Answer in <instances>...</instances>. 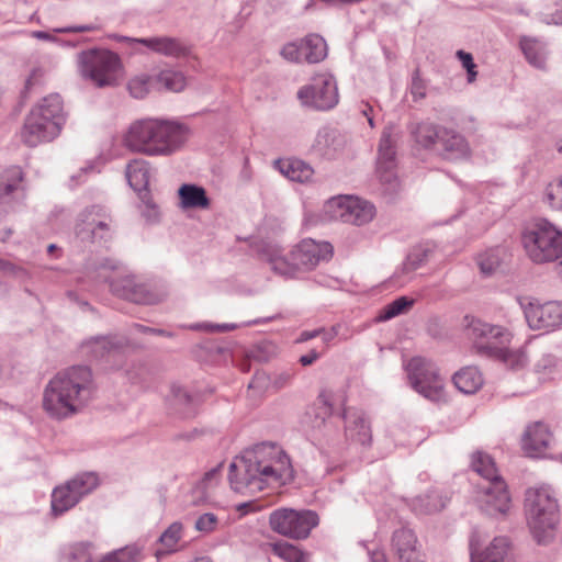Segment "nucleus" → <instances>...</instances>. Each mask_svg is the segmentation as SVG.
Masks as SVG:
<instances>
[{
	"mask_svg": "<svg viewBox=\"0 0 562 562\" xmlns=\"http://www.w3.org/2000/svg\"><path fill=\"white\" fill-rule=\"evenodd\" d=\"M259 256L268 262L271 269L285 278H296L301 273L295 260L289 256L282 255L281 249L276 245L266 244L259 250Z\"/></svg>",
	"mask_w": 562,
	"mask_h": 562,
	"instance_id": "obj_24",
	"label": "nucleus"
},
{
	"mask_svg": "<svg viewBox=\"0 0 562 562\" xmlns=\"http://www.w3.org/2000/svg\"><path fill=\"white\" fill-rule=\"evenodd\" d=\"M23 180L20 167L13 166L0 175V217L5 215L11 207V194L19 188Z\"/></svg>",
	"mask_w": 562,
	"mask_h": 562,
	"instance_id": "obj_26",
	"label": "nucleus"
},
{
	"mask_svg": "<svg viewBox=\"0 0 562 562\" xmlns=\"http://www.w3.org/2000/svg\"><path fill=\"white\" fill-rule=\"evenodd\" d=\"M322 330L321 336L324 344H329L338 335V326H333L329 330L319 328Z\"/></svg>",
	"mask_w": 562,
	"mask_h": 562,
	"instance_id": "obj_61",
	"label": "nucleus"
},
{
	"mask_svg": "<svg viewBox=\"0 0 562 562\" xmlns=\"http://www.w3.org/2000/svg\"><path fill=\"white\" fill-rule=\"evenodd\" d=\"M171 392V407L173 413L181 419L193 418L198 413L196 397L192 396L182 386L173 385Z\"/></svg>",
	"mask_w": 562,
	"mask_h": 562,
	"instance_id": "obj_27",
	"label": "nucleus"
},
{
	"mask_svg": "<svg viewBox=\"0 0 562 562\" xmlns=\"http://www.w3.org/2000/svg\"><path fill=\"white\" fill-rule=\"evenodd\" d=\"M457 58L460 60L462 67L467 70V80L469 83H472L476 80L477 70L476 64L474 63L473 56L471 53H468L463 49H459L456 53Z\"/></svg>",
	"mask_w": 562,
	"mask_h": 562,
	"instance_id": "obj_51",
	"label": "nucleus"
},
{
	"mask_svg": "<svg viewBox=\"0 0 562 562\" xmlns=\"http://www.w3.org/2000/svg\"><path fill=\"white\" fill-rule=\"evenodd\" d=\"M319 524V517L314 510L278 508L269 516L270 528L286 538L304 540Z\"/></svg>",
	"mask_w": 562,
	"mask_h": 562,
	"instance_id": "obj_11",
	"label": "nucleus"
},
{
	"mask_svg": "<svg viewBox=\"0 0 562 562\" xmlns=\"http://www.w3.org/2000/svg\"><path fill=\"white\" fill-rule=\"evenodd\" d=\"M217 517L212 513L201 515L195 521V528L202 532H211L217 526Z\"/></svg>",
	"mask_w": 562,
	"mask_h": 562,
	"instance_id": "obj_55",
	"label": "nucleus"
},
{
	"mask_svg": "<svg viewBox=\"0 0 562 562\" xmlns=\"http://www.w3.org/2000/svg\"><path fill=\"white\" fill-rule=\"evenodd\" d=\"M80 501L99 486V477L94 472L79 473L67 481Z\"/></svg>",
	"mask_w": 562,
	"mask_h": 562,
	"instance_id": "obj_42",
	"label": "nucleus"
},
{
	"mask_svg": "<svg viewBox=\"0 0 562 562\" xmlns=\"http://www.w3.org/2000/svg\"><path fill=\"white\" fill-rule=\"evenodd\" d=\"M519 46L525 58L531 66L538 69L546 68L547 52L544 43L535 37L521 36Z\"/></svg>",
	"mask_w": 562,
	"mask_h": 562,
	"instance_id": "obj_32",
	"label": "nucleus"
},
{
	"mask_svg": "<svg viewBox=\"0 0 562 562\" xmlns=\"http://www.w3.org/2000/svg\"><path fill=\"white\" fill-rule=\"evenodd\" d=\"M525 317L531 329L550 333L562 328V302L529 303Z\"/></svg>",
	"mask_w": 562,
	"mask_h": 562,
	"instance_id": "obj_17",
	"label": "nucleus"
},
{
	"mask_svg": "<svg viewBox=\"0 0 562 562\" xmlns=\"http://www.w3.org/2000/svg\"><path fill=\"white\" fill-rule=\"evenodd\" d=\"M467 333L480 356L497 359L512 368L525 364L524 355L508 347L512 340L508 329L472 317L467 325Z\"/></svg>",
	"mask_w": 562,
	"mask_h": 562,
	"instance_id": "obj_7",
	"label": "nucleus"
},
{
	"mask_svg": "<svg viewBox=\"0 0 562 562\" xmlns=\"http://www.w3.org/2000/svg\"><path fill=\"white\" fill-rule=\"evenodd\" d=\"M149 162L142 158H136L130 161L126 166V178L130 186L137 192L145 191L148 194L149 186Z\"/></svg>",
	"mask_w": 562,
	"mask_h": 562,
	"instance_id": "obj_28",
	"label": "nucleus"
},
{
	"mask_svg": "<svg viewBox=\"0 0 562 562\" xmlns=\"http://www.w3.org/2000/svg\"><path fill=\"white\" fill-rule=\"evenodd\" d=\"M114 551L119 562H140L144 559L142 548L137 544H128Z\"/></svg>",
	"mask_w": 562,
	"mask_h": 562,
	"instance_id": "obj_52",
	"label": "nucleus"
},
{
	"mask_svg": "<svg viewBox=\"0 0 562 562\" xmlns=\"http://www.w3.org/2000/svg\"><path fill=\"white\" fill-rule=\"evenodd\" d=\"M228 480L235 492L255 495L268 487L277 488L292 482L294 469L280 446L261 442L233 460Z\"/></svg>",
	"mask_w": 562,
	"mask_h": 562,
	"instance_id": "obj_1",
	"label": "nucleus"
},
{
	"mask_svg": "<svg viewBox=\"0 0 562 562\" xmlns=\"http://www.w3.org/2000/svg\"><path fill=\"white\" fill-rule=\"evenodd\" d=\"M155 83L167 91L180 92L187 86V78L180 70L164 69L155 78Z\"/></svg>",
	"mask_w": 562,
	"mask_h": 562,
	"instance_id": "obj_41",
	"label": "nucleus"
},
{
	"mask_svg": "<svg viewBox=\"0 0 562 562\" xmlns=\"http://www.w3.org/2000/svg\"><path fill=\"white\" fill-rule=\"evenodd\" d=\"M296 97L304 108L315 111H330L339 102L336 78L329 72L316 74L310 83L302 86Z\"/></svg>",
	"mask_w": 562,
	"mask_h": 562,
	"instance_id": "obj_12",
	"label": "nucleus"
},
{
	"mask_svg": "<svg viewBox=\"0 0 562 562\" xmlns=\"http://www.w3.org/2000/svg\"><path fill=\"white\" fill-rule=\"evenodd\" d=\"M334 254L331 244L317 243L312 238L303 239L291 250V258L302 272L313 270L319 262L328 261Z\"/></svg>",
	"mask_w": 562,
	"mask_h": 562,
	"instance_id": "obj_19",
	"label": "nucleus"
},
{
	"mask_svg": "<svg viewBox=\"0 0 562 562\" xmlns=\"http://www.w3.org/2000/svg\"><path fill=\"white\" fill-rule=\"evenodd\" d=\"M99 30H101V24L99 22H93V23H89V24L56 29L55 32H57V33H83V32H94V31H99Z\"/></svg>",
	"mask_w": 562,
	"mask_h": 562,
	"instance_id": "obj_56",
	"label": "nucleus"
},
{
	"mask_svg": "<svg viewBox=\"0 0 562 562\" xmlns=\"http://www.w3.org/2000/svg\"><path fill=\"white\" fill-rule=\"evenodd\" d=\"M408 131L418 148L436 153L446 160H467L472 156L470 143L454 128L425 120L411 123Z\"/></svg>",
	"mask_w": 562,
	"mask_h": 562,
	"instance_id": "obj_4",
	"label": "nucleus"
},
{
	"mask_svg": "<svg viewBox=\"0 0 562 562\" xmlns=\"http://www.w3.org/2000/svg\"><path fill=\"white\" fill-rule=\"evenodd\" d=\"M392 548L400 562H424L417 537L412 529L400 528L393 532Z\"/></svg>",
	"mask_w": 562,
	"mask_h": 562,
	"instance_id": "obj_23",
	"label": "nucleus"
},
{
	"mask_svg": "<svg viewBox=\"0 0 562 562\" xmlns=\"http://www.w3.org/2000/svg\"><path fill=\"white\" fill-rule=\"evenodd\" d=\"M446 502L447 498L439 491L430 490L412 501V509L418 515H430L443 509Z\"/></svg>",
	"mask_w": 562,
	"mask_h": 562,
	"instance_id": "obj_33",
	"label": "nucleus"
},
{
	"mask_svg": "<svg viewBox=\"0 0 562 562\" xmlns=\"http://www.w3.org/2000/svg\"><path fill=\"white\" fill-rule=\"evenodd\" d=\"M521 241L535 263L558 262L562 258V231L544 218L531 224L522 233Z\"/></svg>",
	"mask_w": 562,
	"mask_h": 562,
	"instance_id": "obj_8",
	"label": "nucleus"
},
{
	"mask_svg": "<svg viewBox=\"0 0 562 562\" xmlns=\"http://www.w3.org/2000/svg\"><path fill=\"white\" fill-rule=\"evenodd\" d=\"M428 251L423 248H414L406 257L403 263V270L405 272H413L427 260Z\"/></svg>",
	"mask_w": 562,
	"mask_h": 562,
	"instance_id": "obj_49",
	"label": "nucleus"
},
{
	"mask_svg": "<svg viewBox=\"0 0 562 562\" xmlns=\"http://www.w3.org/2000/svg\"><path fill=\"white\" fill-rule=\"evenodd\" d=\"M130 41L139 43L146 46L154 53L180 58L188 56L190 54V48L179 38L170 37V36H154L146 38H128Z\"/></svg>",
	"mask_w": 562,
	"mask_h": 562,
	"instance_id": "obj_25",
	"label": "nucleus"
},
{
	"mask_svg": "<svg viewBox=\"0 0 562 562\" xmlns=\"http://www.w3.org/2000/svg\"><path fill=\"white\" fill-rule=\"evenodd\" d=\"M480 547L481 537L473 531L469 539L471 562H518L519 555L508 537H495L482 552Z\"/></svg>",
	"mask_w": 562,
	"mask_h": 562,
	"instance_id": "obj_16",
	"label": "nucleus"
},
{
	"mask_svg": "<svg viewBox=\"0 0 562 562\" xmlns=\"http://www.w3.org/2000/svg\"><path fill=\"white\" fill-rule=\"evenodd\" d=\"M221 469H222V463L218 464L217 467L211 469L210 471H207L204 474V476L201 481V485L203 488H207L218 482V479L221 475Z\"/></svg>",
	"mask_w": 562,
	"mask_h": 562,
	"instance_id": "obj_57",
	"label": "nucleus"
},
{
	"mask_svg": "<svg viewBox=\"0 0 562 562\" xmlns=\"http://www.w3.org/2000/svg\"><path fill=\"white\" fill-rule=\"evenodd\" d=\"M552 441V432L548 425L536 422L529 425L522 436L521 447L529 457H541Z\"/></svg>",
	"mask_w": 562,
	"mask_h": 562,
	"instance_id": "obj_22",
	"label": "nucleus"
},
{
	"mask_svg": "<svg viewBox=\"0 0 562 562\" xmlns=\"http://www.w3.org/2000/svg\"><path fill=\"white\" fill-rule=\"evenodd\" d=\"M476 502L480 510L493 518L507 516L512 508V497L504 480L488 481L479 485Z\"/></svg>",
	"mask_w": 562,
	"mask_h": 562,
	"instance_id": "obj_14",
	"label": "nucleus"
},
{
	"mask_svg": "<svg viewBox=\"0 0 562 562\" xmlns=\"http://www.w3.org/2000/svg\"><path fill=\"white\" fill-rule=\"evenodd\" d=\"M126 346L127 341L124 337L95 336L83 341L80 351L90 361L111 362L122 357Z\"/></svg>",
	"mask_w": 562,
	"mask_h": 562,
	"instance_id": "obj_18",
	"label": "nucleus"
},
{
	"mask_svg": "<svg viewBox=\"0 0 562 562\" xmlns=\"http://www.w3.org/2000/svg\"><path fill=\"white\" fill-rule=\"evenodd\" d=\"M183 209H207L210 199L204 188L196 184H182L178 191Z\"/></svg>",
	"mask_w": 562,
	"mask_h": 562,
	"instance_id": "obj_36",
	"label": "nucleus"
},
{
	"mask_svg": "<svg viewBox=\"0 0 562 562\" xmlns=\"http://www.w3.org/2000/svg\"><path fill=\"white\" fill-rule=\"evenodd\" d=\"M133 328L142 334H153V335H158V336L172 337V333H170V331H167L165 329L148 327V326H145L142 324H134Z\"/></svg>",
	"mask_w": 562,
	"mask_h": 562,
	"instance_id": "obj_59",
	"label": "nucleus"
},
{
	"mask_svg": "<svg viewBox=\"0 0 562 562\" xmlns=\"http://www.w3.org/2000/svg\"><path fill=\"white\" fill-rule=\"evenodd\" d=\"M283 59L294 64L303 63L301 41H293L284 44L280 49Z\"/></svg>",
	"mask_w": 562,
	"mask_h": 562,
	"instance_id": "obj_50",
	"label": "nucleus"
},
{
	"mask_svg": "<svg viewBox=\"0 0 562 562\" xmlns=\"http://www.w3.org/2000/svg\"><path fill=\"white\" fill-rule=\"evenodd\" d=\"M97 385L88 366H72L57 372L45 385L43 411L55 420L82 412L94 398Z\"/></svg>",
	"mask_w": 562,
	"mask_h": 562,
	"instance_id": "obj_2",
	"label": "nucleus"
},
{
	"mask_svg": "<svg viewBox=\"0 0 562 562\" xmlns=\"http://www.w3.org/2000/svg\"><path fill=\"white\" fill-rule=\"evenodd\" d=\"M268 546L271 552L284 562H308V553L288 541L279 540Z\"/></svg>",
	"mask_w": 562,
	"mask_h": 562,
	"instance_id": "obj_40",
	"label": "nucleus"
},
{
	"mask_svg": "<svg viewBox=\"0 0 562 562\" xmlns=\"http://www.w3.org/2000/svg\"><path fill=\"white\" fill-rule=\"evenodd\" d=\"M331 414V394L328 391H322L316 401L306 408L301 425L305 431L319 439L321 431L327 426L326 420Z\"/></svg>",
	"mask_w": 562,
	"mask_h": 562,
	"instance_id": "obj_20",
	"label": "nucleus"
},
{
	"mask_svg": "<svg viewBox=\"0 0 562 562\" xmlns=\"http://www.w3.org/2000/svg\"><path fill=\"white\" fill-rule=\"evenodd\" d=\"M183 536V526L179 521L172 522L158 538V543L161 548L154 551L157 560H160L167 554L178 551L179 541Z\"/></svg>",
	"mask_w": 562,
	"mask_h": 562,
	"instance_id": "obj_35",
	"label": "nucleus"
},
{
	"mask_svg": "<svg viewBox=\"0 0 562 562\" xmlns=\"http://www.w3.org/2000/svg\"><path fill=\"white\" fill-rule=\"evenodd\" d=\"M110 290L115 296L136 304H155L157 302V295L150 292L145 284L138 283L132 276L112 279Z\"/></svg>",
	"mask_w": 562,
	"mask_h": 562,
	"instance_id": "obj_21",
	"label": "nucleus"
},
{
	"mask_svg": "<svg viewBox=\"0 0 562 562\" xmlns=\"http://www.w3.org/2000/svg\"><path fill=\"white\" fill-rule=\"evenodd\" d=\"M544 196L551 207L562 210V177L548 184Z\"/></svg>",
	"mask_w": 562,
	"mask_h": 562,
	"instance_id": "obj_48",
	"label": "nucleus"
},
{
	"mask_svg": "<svg viewBox=\"0 0 562 562\" xmlns=\"http://www.w3.org/2000/svg\"><path fill=\"white\" fill-rule=\"evenodd\" d=\"M103 221L99 222V227L94 231H81V241L85 243H99L108 241L113 235V218L111 214L102 217Z\"/></svg>",
	"mask_w": 562,
	"mask_h": 562,
	"instance_id": "obj_45",
	"label": "nucleus"
},
{
	"mask_svg": "<svg viewBox=\"0 0 562 562\" xmlns=\"http://www.w3.org/2000/svg\"><path fill=\"white\" fill-rule=\"evenodd\" d=\"M524 508L533 539L538 544L550 543L560 521V507L552 490L549 486L529 487Z\"/></svg>",
	"mask_w": 562,
	"mask_h": 562,
	"instance_id": "obj_6",
	"label": "nucleus"
},
{
	"mask_svg": "<svg viewBox=\"0 0 562 562\" xmlns=\"http://www.w3.org/2000/svg\"><path fill=\"white\" fill-rule=\"evenodd\" d=\"M300 41L303 53V61L308 64H317L326 58L327 44L321 35L312 33L301 38Z\"/></svg>",
	"mask_w": 562,
	"mask_h": 562,
	"instance_id": "obj_34",
	"label": "nucleus"
},
{
	"mask_svg": "<svg viewBox=\"0 0 562 562\" xmlns=\"http://www.w3.org/2000/svg\"><path fill=\"white\" fill-rule=\"evenodd\" d=\"M110 213L106 207L94 204L87 206L78 217V222L76 224V235L81 239V231H94V228L99 227V222L103 221V216H108Z\"/></svg>",
	"mask_w": 562,
	"mask_h": 562,
	"instance_id": "obj_37",
	"label": "nucleus"
},
{
	"mask_svg": "<svg viewBox=\"0 0 562 562\" xmlns=\"http://www.w3.org/2000/svg\"><path fill=\"white\" fill-rule=\"evenodd\" d=\"M93 549L91 542H78L69 547L66 557L69 562H92Z\"/></svg>",
	"mask_w": 562,
	"mask_h": 562,
	"instance_id": "obj_46",
	"label": "nucleus"
},
{
	"mask_svg": "<svg viewBox=\"0 0 562 562\" xmlns=\"http://www.w3.org/2000/svg\"><path fill=\"white\" fill-rule=\"evenodd\" d=\"M154 82L155 80L148 76H136L128 81L127 89L133 98L143 99Z\"/></svg>",
	"mask_w": 562,
	"mask_h": 562,
	"instance_id": "obj_47",
	"label": "nucleus"
},
{
	"mask_svg": "<svg viewBox=\"0 0 562 562\" xmlns=\"http://www.w3.org/2000/svg\"><path fill=\"white\" fill-rule=\"evenodd\" d=\"M452 382L460 392L474 394L483 385V378L476 367L469 366L456 372Z\"/></svg>",
	"mask_w": 562,
	"mask_h": 562,
	"instance_id": "obj_31",
	"label": "nucleus"
},
{
	"mask_svg": "<svg viewBox=\"0 0 562 562\" xmlns=\"http://www.w3.org/2000/svg\"><path fill=\"white\" fill-rule=\"evenodd\" d=\"M346 436L350 440L363 446L370 445L372 439L370 425L361 415H356L352 419H347Z\"/></svg>",
	"mask_w": 562,
	"mask_h": 562,
	"instance_id": "obj_39",
	"label": "nucleus"
},
{
	"mask_svg": "<svg viewBox=\"0 0 562 562\" xmlns=\"http://www.w3.org/2000/svg\"><path fill=\"white\" fill-rule=\"evenodd\" d=\"M189 134V127L178 121L144 117L130 124L122 142L132 153L148 157H168L182 148Z\"/></svg>",
	"mask_w": 562,
	"mask_h": 562,
	"instance_id": "obj_3",
	"label": "nucleus"
},
{
	"mask_svg": "<svg viewBox=\"0 0 562 562\" xmlns=\"http://www.w3.org/2000/svg\"><path fill=\"white\" fill-rule=\"evenodd\" d=\"M330 216L357 226L369 223L375 214V207L369 201L352 195L331 198L326 203Z\"/></svg>",
	"mask_w": 562,
	"mask_h": 562,
	"instance_id": "obj_13",
	"label": "nucleus"
},
{
	"mask_svg": "<svg viewBox=\"0 0 562 562\" xmlns=\"http://www.w3.org/2000/svg\"><path fill=\"white\" fill-rule=\"evenodd\" d=\"M414 303V299H411L408 296H400L392 301L391 303L383 306L379 312L376 319L379 322H386L396 316L405 314L412 308Z\"/></svg>",
	"mask_w": 562,
	"mask_h": 562,
	"instance_id": "obj_44",
	"label": "nucleus"
},
{
	"mask_svg": "<svg viewBox=\"0 0 562 562\" xmlns=\"http://www.w3.org/2000/svg\"><path fill=\"white\" fill-rule=\"evenodd\" d=\"M266 376L263 373H256L254 379L251 380V382L249 383L248 387L249 389H254V387H261L265 383H266Z\"/></svg>",
	"mask_w": 562,
	"mask_h": 562,
	"instance_id": "obj_63",
	"label": "nucleus"
},
{
	"mask_svg": "<svg viewBox=\"0 0 562 562\" xmlns=\"http://www.w3.org/2000/svg\"><path fill=\"white\" fill-rule=\"evenodd\" d=\"M427 86L420 78L419 70L416 69L412 76L411 94L414 101H419L426 97Z\"/></svg>",
	"mask_w": 562,
	"mask_h": 562,
	"instance_id": "obj_54",
	"label": "nucleus"
},
{
	"mask_svg": "<svg viewBox=\"0 0 562 562\" xmlns=\"http://www.w3.org/2000/svg\"><path fill=\"white\" fill-rule=\"evenodd\" d=\"M471 468L485 482L504 480L498 473L494 459L486 452L475 451L471 458Z\"/></svg>",
	"mask_w": 562,
	"mask_h": 562,
	"instance_id": "obj_38",
	"label": "nucleus"
},
{
	"mask_svg": "<svg viewBox=\"0 0 562 562\" xmlns=\"http://www.w3.org/2000/svg\"><path fill=\"white\" fill-rule=\"evenodd\" d=\"M319 357H321V353L317 350L312 349L308 353L301 356L299 359V362L303 367H307V366L313 364Z\"/></svg>",
	"mask_w": 562,
	"mask_h": 562,
	"instance_id": "obj_60",
	"label": "nucleus"
},
{
	"mask_svg": "<svg viewBox=\"0 0 562 562\" xmlns=\"http://www.w3.org/2000/svg\"><path fill=\"white\" fill-rule=\"evenodd\" d=\"M397 138L393 127H384L378 145L376 176L381 183L386 184L390 190L397 187Z\"/></svg>",
	"mask_w": 562,
	"mask_h": 562,
	"instance_id": "obj_15",
	"label": "nucleus"
},
{
	"mask_svg": "<svg viewBox=\"0 0 562 562\" xmlns=\"http://www.w3.org/2000/svg\"><path fill=\"white\" fill-rule=\"evenodd\" d=\"M409 386L423 397L438 402L443 397L445 379L437 364L422 356H415L404 363Z\"/></svg>",
	"mask_w": 562,
	"mask_h": 562,
	"instance_id": "obj_10",
	"label": "nucleus"
},
{
	"mask_svg": "<svg viewBox=\"0 0 562 562\" xmlns=\"http://www.w3.org/2000/svg\"><path fill=\"white\" fill-rule=\"evenodd\" d=\"M42 79H43V70L40 68H34L31 71V74L29 75V77L25 79L24 87L21 91V99L23 101L30 97V94L35 86H38L42 83Z\"/></svg>",
	"mask_w": 562,
	"mask_h": 562,
	"instance_id": "obj_53",
	"label": "nucleus"
},
{
	"mask_svg": "<svg viewBox=\"0 0 562 562\" xmlns=\"http://www.w3.org/2000/svg\"><path fill=\"white\" fill-rule=\"evenodd\" d=\"M80 502V498L72 491V488L66 483L56 486L52 492V514L57 517L72 507H75Z\"/></svg>",
	"mask_w": 562,
	"mask_h": 562,
	"instance_id": "obj_30",
	"label": "nucleus"
},
{
	"mask_svg": "<svg viewBox=\"0 0 562 562\" xmlns=\"http://www.w3.org/2000/svg\"><path fill=\"white\" fill-rule=\"evenodd\" d=\"M65 123L61 97L49 94L40 100L25 116L20 139L31 148L49 143L60 134Z\"/></svg>",
	"mask_w": 562,
	"mask_h": 562,
	"instance_id": "obj_5",
	"label": "nucleus"
},
{
	"mask_svg": "<svg viewBox=\"0 0 562 562\" xmlns=\"http://www.w3.org/2000/svg\"><path fill=\"white\" fill-rule=\"evenodd\" d=\"M322 330L321 329H314V330H304L300 334V337L297 338V342H304L307 340H311L313 338L319 337Z\"/></svg>",
	"mask_w": 562,
	"mask_h": 562,
	"instance_id": "obj_62",
	"label": "nucleus"
},
{
	"mask_svg": "<svg viewBox=\"0 0 562 562\" xmlns=\"http://www.w3.org/2000/svg\"><path fill=\"white\" fill-rule=\"evenodd\" d=\"M554 11L544 19L548 24L562 25V0H553Z\"/></svg>",
	"mask_w": 562,
	"mask_h": 562,
	"instance_id": "obj_58",
	"label": "nucleus"
},
{
	"mask_svg": "<svg viewBox=\"0 0 562 562\" xmlns=\"http://www.w3.org/2000/svg\"><path fill=\"white\" fill-rule=\"evenodd\" d=\"M274 166L285 178L296 182H305L314 173L313 168L301 159H277Z\"/></svg>",
	"mask_w": 562,
	"mask_h": 562,
	"instance_id": "obj_29",
	"label": "nucleus"
},
{
	"mask_svg": "<svg viewBox=\"0 0 562 562\" xmlns=\"http://www.w3.org/2000/svg\"><path fill=\"white\" fill-rule=\"evenodd\" d=\"M81 76L98 87L113 86L121 69L117 54L105 48H90L78 54Z\"/></svg>",
	"mask_w": 562,
	"mask_h": 562,
	"instance_id": "obj_9",
	"label": "nucleus"
},
{
	"mask_svg": "<svg viewBox=\"0 0 562 562\" xmlns=\"http://www.w3.org/2000/svg\"><path fill=\"white\" fill-rule=\"evenodd\" d=\"M116 555L117 554L113 550L112 552H109L108 554H105L99 562H119Z\"/></svg>",
	"mask_w": 562,
	"mask_h": 562,
	"instance_id": "obj_64",
	"label": "nucleus"
},
{
	"mask_svg": "<svg viewBox=\"0 0 562 562\" xmlns=\"http://www.w3.org/2000/svg\"><path fill=\"white\" fill-rule=\"evenodd\" d=\"M505 256V249L502 247H493L477 256V265L485 276H491L499 267Z\"/></svg>",
	"mask_w": 562,
	"mask_h": 562,
	"instance_id": "obj_43",
	"label": "nucleus"
}]
</instances>
